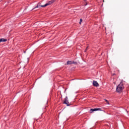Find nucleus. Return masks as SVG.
<instances>
[{
	"instance_id": "f257e3e1",
	"label": "nucleus",
	"mask_w": 129,
	"mask_h": 129,
	"mask_svg": "<svg viewBox=\"0 0 129 129\" xmlns=\"http://www.w3.org/2000/svg\"><path fill=\"white\" fill-rule=\"evenodd\" d=\"M123 88H124L123 87V84L121 83L117 86L116 91L117 92H121L122 90H123Z\"/></svg>"
},
{
	"instance_id": "f03ea898",
	"label": "nucleus",
	"mask_w": 129,
	"mask_h": 129,
	"mask_svg": "<svg viewBox=\"0 0 129 129\" xmlns=\"http://www.w3.org/2000/svg\"><path fill=\"white\" fill-rule=\"evenodd\" d=\"M55 0H52L49 2H48L47 3H46L45 5L42 6L43 8H45L47 7V6H50V5H52L53 3H54Z\"/></svg>"
},
{
	"instance_id": "7ed1b4c3",
	"label": "nucleus",
	"mask_w": 129,
	"mask_h": 129,
	"mask_svg": "<svg viewBox=\"0 0 129 129\" xmlns=\"http://www.w3.org/2000/svg\"><path fill=\"white\" fill-rule=\"evenodd\" d=\"M63 103H64V104H67V106H69L70 105L69 104V102L68 101V97H66Z\"/></svg>"
},
{
	"instance_id": "20e7f679",
	"label": "nucleus",
	"mask_w": 129,
	"mask_h": 129,
	"mask_svg": "<svg viewBox=\"0 0 129 129\" xmlns=\"http://www.w3.org/2000/svg\"><path fill=\"white\" fill-rule=\"evenodd\" d=\"M97 110L102 111L101 108L91 109H90L91 113L93 112V111H97Z\"/></svg>"
},
{
	"instance_id": "39448f33",
	"label": "nucleus",
	"mask_w": 129,
	"mask_h": 129,
	"mask_svg": "<svg viewBox=\"0 0 129 129\" xmlns=\"http://www.w3.org/2000/svg\"><path fill=\"white\" fill-rule=\"evenodd\" d=\"M93 85L94 86H95L96 87H97L99 86V84H98V83H97L95 81H93Z\"/></svg>"
},
{
	"instance_id": "423d86ee",
	"label": "nucleus",
	"mask_w": 129,
	"mask_h": 129,
	"mask_svg": "<svg viewBox=\"0 0 129 129\" xmlns=\"http://www.w3.org/2000/svg\"><path fill=\"white\" fill-rule=\"evenodd\" d=\"M75 63H76L75 61H68L67 64H65V65H71V64H75Z\"/></svg>"
},
{
	"instance_id": "0eeeda50",
	"label": "nucleus",
	"mask_w": 129,
	"mask_h": 129,
	"mask_svg": "<svg viewBox=\"0 0 129 129\" xmlns=\"http://www.w3.org/2000/svg\"><path fill=\"white\" fill-rule=\"evenodd\" d=\"M43 6V5H41V3H38L37 4V6L35 8H33V10H35V9H37V8H39L40 9V7H41L43 8V7H42Z\"/></svg>"
},
{
	"instance_id": "6e6552de",
	"label": "nucleus",
	"mask_w": 129,
	"mask_h": 129,
	"mask_svg": "<svg viewBox=\"0 0 129 129\" xmlns=\"http://www.w3.org/2000/svg\"><path fill=\"white\" fill-rule=\"evenodd\" d=\"M0 41H1V42H7V41H8V40L7 39H5V38H1V39H0Z\"/></svg>"
},
{
	"instance_id": "1a4fd4ad",
	"label": "nucleus",
	"mask_w": 129,
	"mask_h": 129,
	"mask_svg": "<svg viewBox=\"0 0 129 129\" xmlns=\"http://www.w3.org/2000/svg\"><path fill=\"white\" fill-rule=\"evenodd\" d=\"M105 101H106V103H107V104H109V102H108V101L107 100L105 99Z\"/></svg>"
},
{
	"instance_id": "9d476101",
	"label": "nucleus",
	"mask_w": 129,
	"mask_h": 129,
	"mask_svg": "<svg viewBox=\"0 0 129 129\" xmlns=\"http://www.w3.org/2000/svg\"><path fill=\"white\" fill-rule=\"evenodd\" d=\"M81 23H82V19H81L80 20V24H81Z\"/></svg>"
},
{
	"instance_id": "9b49d317",
	"label": "nucleus",
	"mask_w": 129,
	"mask_h": 129,
	"mask_svg": "<svg viewBox=\"0 0 129 129\" xmlns=\"http://www.w3.org/2000/svg\"><path fill=\"white\" fill-rule=\"evenodd\" d=\"M88 50V47H87L86 48V50H85V52H86V50Z\"/></svg>"
}]
</instances>
